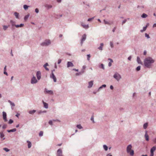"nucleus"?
<instances>
[{
  "label": "nucleus",
  "mask_w": 156,
  "mask_h": 156,
  "mask_svg": "<svg viewBox=\"0 0 156 156\" xmlns=\"http://www.w3.org/2000/svg\"><path fill=\"white\" fill-rule=\"evenodd\" d=\"M144 62L145 66L147 68H150L151 64L154 62L155 61L151 57H148L145 58Z\"/></svg>",
  "instance_id": "nucleus-1"
},
{
  "label": "nucleus",
  "mask_w": 156,
  "mask_h": 156,
  "mask_svg": "<svg viewBox=\"0 0 156 156\" xmlns=\"http://www.w3.org/2000/svg\"><path fill=\"white\" fill-rule=\"evenodd\" d=\"M132 146L131 144L128 145L126 148V151L127 153H129L131 156H133L134 154V151L133 150H131Z\"/></svg>",
  "instance_id": "nucleus-2"
},
{
  "label": "nucleus",
  "mask_w": 156,
  "mask_h": 156,
  "mask_svg": "<svg viewBox=\"0 0 156 156\" xmlns=\"http://www.w3.org/2000/svg\"><path fill=\"white\" fill-rule=\"evenodd\" d=\"M113 77L117 81H119L121 78V76L118 73L116 72L113 75Z\"/></svg>",
  "instance_id": "nucleus-3"
},
{
  "label": "nucleus",
  "mask_w": 156,
  "mask_h": 156,
  "mask_svg": "<svg viewBox=\"0 0 156 156\" xmlns=\"http://www.w3.org/2000/svg\"><path fill=\"white\" fill-rule=\"evenodd\" d=\"M51 44V41L49 40H46L45 41L41 44L42 46H47Z\"/></svg>",
  "instance_id": "nucleus-4"
},
{
  "label": "nucleus",
  "mask_w": 156,
  "mask_h": 156,
  "mask_svg": "<svg viewBox=\"0 0 156 156\" xmlns=\"http://www.w3.org/2000/svg\"><path fill=\"white\" fill-rule=\"evenodd\" d=\"M38 81L36 79V77L34 76L31 80L30 83L31 84H34L37 83Z\"/></svg>",
  "instance_id": "nucleus-5"
},
{
  "label": "nucleus",
  "mask_w": 156,
  "mask_h": 156,
  "mask_svg": "<svg viewBox=\"0 0 156 156\" xmlns=\"http://www.w3.org/2000/svg\"><path fill=\"white\" fill-rule=\"evenodd\" d=\"M37 79L39 80L41 78V73L40 71H37L36 74Z\"/></svg>",
  "instance_id": "nucleus-6"
},
{
  "label": "nucleus",
  "mask_w": 156,
  "mask_h": 156,
  "mask_svg": "<svg viewBox=\"0 0 156 156\" xmlns=\"http://www.w3.org/2000/svg\"><path fill=\"white\" fill-rule=\"evenodd\" d=\"M86 38V35L85 34H84L82 36V39L81 41V45H82L83 42L84 41Z\"/></svg>",
  "instance_id": "nucleus-7"
},
{
  "label": "nucleus",
  "mask_w": 156,
  "mask_h": 156,
  "mask_svg": "<svg viewBox=\"0 0 156 156\" xmlns=\"http://www.w3.org/2000/svg\"><path fill=\"white\" fill-rule=\"evenodd\" d=\"M2 116L3 119L5 122H6L7 121V115L6 113L5 112H2Z\"/></svg>",
  "instance_id": "nucleus-8"
},
{
  "label": "nucleus",
  "mask_w": 156,
  "mask_h": 156,
  "mask_svg": "<svg viewBox=\"0 0 156 156\" xmlns=\"http://www.w3.org/2000/svg\"><path fill=\"white\" fill-rule=\"evenodd\" d=\"M57 156H63L62 151L61 149H59L57 151Z\"/></svg>",
  "instance_id": "nucleus-9"
},
{
  "label": "nucleus",
  "mask_w": 156,
  "mask_h": 156,
  "mask_svg": "<svg viewBox=\"0 0 156 156\" xmlns=\"http://www.w3.org/2000/svg\"><path fill=\"white\" fill-rule=\"evenodd\" d=\"M50 77L53 80L54 82H56L57 79L54 73H51L50 75Z\"/></svg>",
  "instance_id": "nucleus-10"
},
{
  "label": "nucleus",
  "mask_w": 156,
  "mask_h": 156,
  "mask_svg": "<svg viewBox=\"0 0 156 156\" xmlns=\"http://www.w3.org/2000/svg\"><path fill=\"white\" fill-rule=\"evenodd\" d=\"M74 66V65L71 62H68L67 64V67L68 68L70 67H73Z\"/></svg>",
  "instance_id": "nucleus-11"
},
{
  "label": "nucleus",
  "mask_w": 156,
  "mask_h": 156,
  "mask_svg": "<svg viewBox=\"0 0 156 156\" xmlns=\"http://www.w3.org/2000/svg\"><path fill=\"white\" fill-rule=\"evenodd\" d=\"M46 93L47 94H49L51 95L53 94V92L51 90H48L46 88L45 89Z\"/></svg>",
  "instance_id": "nucleus-12"
},
{
  "label": "nucleus",
  "mask_w": 156,
  "mask_h": 156,
  "mask_svg": "<svg viewBox=\"0 0 156 156\" xmlns=\"http://www.w3.org/2000/svg\"><path fill=\"white\" fill-rule=\"evenodd\" d=\"M93 84V81H91L90 82H89L88 83V88H90L92 87Z\"/></svg>",
  "instance_id": "nucleus-13"
},
{
  "label": "nucleus",
  "mask_w": 156,
  "mask_h": 156,
  "mask_svg": "<svg viewBox=\"0 0 156 156\" xmlns=\"http://www.w3.org/2000/svg\"><path fill=\"white\" fill-rule=\"evenodd\" d=\"M104 22L105 24H108L109 25H111L113 23V22H109L106 21L105 20H104Z\"/></svg>",
  "instance_id": "nucleus-14"
},
{
  "label": "nucleus",
  "mask_w": 156,
  "mask_h": 156,
  "mask_svg": "<svg viewBox=\"0 0 156 156\" xmlns=\"http://www.w3.org/2000/svg\"><path fill=\"white\" fill-rule=\"evenodd\" d=\"M145 138L146 140L147 141H148L149 140V136L147 134V131H145Z\"/></svg>",
  "instance_id": "nucleus-15"
},
{
  "label": "nucleus",
  "mask_w": 156,
  "mask_h": 156,
  "mask_svg": "<svg viewBox=\"0 0 156 156\" xmlns=\"http://www.w3.org/2000/svg\"><path fill=\"white\" fill-rule=\"evenodd\" d=\"M137 62L139 64H140L142 65L143 64V63L141 61L140 58L138 56L137 57V59H136Z\"/></svg>",
  "instance_id": "nucleus-16"
},
{
  "label": "nucleus",
  "mask_w": 156,
  "mask_h": 156,
  "mask_svg": "<svg viewBox=\"0 0 156 156\" xmlns=\"http://www.w3.org/2000/svg\"><path fill=\"white\" fill-rule=\"evenodd\" d=\"M85 72V71L83 70H82L79 73H77L76 74V76H79L83 74Z\"/></svg>",
  "instance_id": "nucleus-17"
},
{
  "label": "nucleus",
  "mask_w": 156,
  "mask_h": 156,
  "mask_svg": "<svg viewBox=\"0 0 156 156\" xmlns=\"http://www.w3.org/2000/svg\"><path fill=\"white\" fill-rule=\"evenodd\" d=\"M104 46V44L103 43H101L100 44V45L99 47L98 48V49L102 51L103 50V47Z\"/></svg>",
  "instance_id": "nucleus-18"
},
{
  "label": "nucleus",
  "mask_w": 156,
  "mask_h": 156,
  "mask_svg": "<svg viewBox=\"0 0 156 156\" xmlns=\"http://www.w3.org/2000/svg\"><path fill=\"white\" fill-rule=\"evenodd\" d=\"M43 103L44 105V107L45 108H48V103L44 102L43 101Z\"/></svg>",
  "instance_id": "nucleus-19"
},
{
  "label": "nucleus",
  "mask_w": 156,
  "mask_h": 156,
  "mask_svg": "<svg viewBox=\"0 0 156 156\" xmlns=\"http://www.w3.org/2000/svg\"><path fill=\"white\" fill-rule=\"evenodd\" d=\"M45 7L48 9H51L52 7V6L51 5L46 4Z\"/></svg>",
  "instance_id": "nucleus-20"
},
{
  "label": "nucleus",
  "mask_w": 156,
  "mask_h": 156,
  "mask_svg": "<svg viewBox=\"0 0 156 156\" xmlns=\"http://www.w3.org/2000/svg\"><path fill=\"white\" fill-rule=\"evenodd\" d=\"M81 26L83 27V28H85V29H87L89 27V26L88 25H85L83 24V23H82L81 24Z\"/></svg>",
  "instance_id": "nucleus-21"
},
{
  "label": "nucleus",
  "mask_w": 156,
  "mask_h": 156,
  "mask_svg": "<svg viewBox=\"0 0 156 156\" xmlns=\"http://www.w3.org/2000/svg\"><path fill=\"white\" fill-rule=\"evenodd\" d=\"M108 60L110 61V62L108 63V66L109 67H110L112 66V63L113 62V60L110 58H108Z\"/></svg>",
  "instance_id": "nucleus-22"
},
{
  "label": "nucleus",
  "mask_w": 156,
  "mask_h": 156,
  "mask_svg": "<svg viewBox=\"0 0 156 156\" xmlns=\"http://www.w3.org/2000/svg\"><path fill=\"white\" fill-rule=\"evenodd\" d=\"M8 102L10 104V105L11 106V108L12 109H13V108L12 107H14L15 106V104L14 103L12 102L10 100H9Z\"/></svg>",
  "instance_id": "nucleus-23"
},
{
  "label": "nucleus",
  "mask_w": 156,
  "mask_h": 156,
  "mask_svg": "<svg viewBox=\"0 0 156 156\" xmlns=\"http://www.w3.org/2000/svg\"><path fill=\"white\" fill-rule=\"evenodd\" d=\"M24 25V24L23 23H21L20 24V25H15V26L16 27L18 28V27H23Z\"/></svg>",
  "instance_id": "nucleus-24"
},
{
  "label": "nucleus",
  "mask_w": 156,
  "mask_h": 156,
  "mask_svg": "<svg viewBox=\"0 0 156 156\" xmlns=\"http://www.w3.org/2000/svg\"><path fill=\"white\" fill-rule=\"evenodd\" d=\"M156 150V146H154L151 148L150 150V152H154V151Z\"/></svg>",
  "instance_id": "nucleus-25"
},
{
  "label": "nucleus",
  "mask_w": 156,
  "mask_h": 156,
  "mask_svg": "<svg viewBox=\"0 0 156 156\" xmlns=\"http://www.w3.org/2000/svg\"><path fill=\"white\" fill-rule=\"evenodd\" d=\"M16 128H14L12 129L11 130H7V132L9 133H10L11 132H14L16 131Z\"/></svg>",
  "instance_id": "nucleus-26"
},
{
  "label": "nucleus",
  "mask_w": 156,
  "mask_h": 156,
  "mask_svg": "<svg viewBox=\"0 0 156 156\" xmlns=\"http://www.w3.org/2000/svg\"><path fill=\"white\" fill-rule=\"evenodd\" d=\"M103 147L104 150L105 151H106L108 150V147L106 145H105V144L104 145H103Z\"/></svg>",
  "instance_id": "nucleus-27"
},
{
  "label": "nucleus",
  "mask_w": 156,
  "mask_h": 156,
  "mask_svg": "<svg viewBox=\"0 0 156 156\" xmlns=\"http://www.w3.org/2000/svg\"><path fill=\"white\" fill-rule=\"evenodd\" d=\"M14 15L16 16V17L17 19H19V13H18L17 12H15L14 13Z\"/></svg>",
  "instance_id": "nucleus-28"
},
{
  "label": "nucleus",
  "mask_w": 156,
  "mask_h": 156,
  "mask_svg": "<svg viewBox=\"0 0 156 156\" xmlns=\"http://www.w3.org/2000/svg\"><path fill=\"white\" fill-rule=\"evenodd\" d=\"M36 112V110H32L30 111L29 112V113L30 114H33Z\"/></svg>",
  "instance_id": "nucleus-29"
},
{
  "label": "nucleus",
  "mask_w": 156,
  "mask_h": 156,
  "mask_svg": "<svg viewBox=\"0 0 156 156\" xmlns=\"http://www.w3.org/2000/svg\"><path fill=\"white\" fill-rule=\"evenodd\" d=\"M30 16V14H28L27 15L25 16L24 17V20L25 21H26Z\"/></svg>",
  "instance_id": "nucleus-30"
},
{
  "label": "nucleus",
  "mask_w": 156,
  "mask_h": 156,
  "mask_svg": "<svg viewBox=\"0 0 156 156\" xmlns=\"http://www.w3.org/2000/svg\"><path fill=\"white\" fill-rule=\"evenodd\" d=\"M27 142L28 143V147L29 148H30L31 147V143L29 141H27Z\"/></svg>",
  "instance_id": "nucleus-31"
},
{
  "label": "nucleus",
  "mask_w": 156,
  "mask_h": 156,
  "mask_svg": "<svg viewBox=\"0 0 156 156\" xmlns=\"http://www.w3.org/2000/svg\"><path fill=\"white\" fill-rule=\"evenodd\" d=\"M10 23H11L12 26H15V25H16L15 24V21H13L12 20H11L10 21Z\"/></svg>",
  "instance_id": "nucleus-32"
},
{
  "label": "nucleus",
  "mask_w": 156,
  "mask_h": 156,
  "mask_svg": "<svg viewBox=\"0 0 156 156\" xmlns=\"http://www.w3.org/2000/svg\"><path fill=\"white\" fill-rule=\"evenodd\" d=\"M99 67L100 68H101L103 69L104 70L105 68L104 67V65L103 64H101L99 66Z\"/></svg>",
  "instance_id": "nucleus-33"
},
{
  "label": "nucleus",
  "mask_w": 156,
  "mask_h": 156,
  "mask_svg": "<svg viewBox=\"0 0 156 156\" xmlns=\"http://www.w3.org/2000/svg\"><path fill=\"white\" fill-rule=\"evenodd\" d=\"M147 126H148V123L147 122H146L144 124L143 128L144 129H145L147 128Z\"/></svg>",
  "instance_id": "nucleus-34"
},
{
  "label": "nucleus",
  "mask_w": 156,
  "mask_h": 156,
  "mask_svg": "<svg viewBox=\"0 0 156 156\" xmlns=\"http://www.w3.org/2000/svg\"><path fill=\"white\" fill-rule=\"evenodd\" d=\"M148 16L145 13H144L142 14L141 17L143 18H146Z\"/></svg>",
  "instance_id": "nucleus-35"
},
{
  "label": "nucleus",
  "mask_w": 156,
  "mask_h": 156,
  "mask_svg": "<svg viewBox=\"0 0 156 156\" xmlns=\"http://www.w3.org/2000/svg\"><path fill=\"white\" fill-rule=\"evenodd\" d=\"M23 7L24 9L25 10H26L28 9V8L29 7V6L26 5H23Z\"/></svg>",
  "instance_id": "nucleus-36"
},
{
  "label": "nucleus",
  "mask_w": 156,
  "mask_h": 156,
  "mask_svg": "<svg viewBox=\"0 0 156 156\" xmlns=\"http://www.w3.org/2000/svg\"><path fill=\"white\" fill-rule=\"evenodd\" d=\"M9 26V25L8 26H6V25H4V26H3V30H6V29H7V28Z\"/></svg>",
  "instance_id": "nucleus-37"
},
{
  "label": "nucleus",
  "mask_w": 156,
  "mask_h": 156,
  "mask_svg": "<svg viewBox=\"0 0 156 156\" xmlns=\"http://www.w3.org/2000/svg\"><path fill=\"white\" fill-rule=\"evenodd\" d=\"M46 112V111H38V114H41L42 113H45Z\"/></svg>",
  "instance_id": "nucleus-38"
},
{
  "label": "nucleus",
  "mask_w": 156,
  "mask_h": 156,
  "mask_svg": "<svg viewBox=\"0 0 156 156\" xmlns=\"http://www.w3.org/2000/svg\"><path fill=\"white\" fill-rule=\"evenodd\" d=\"M0 138H2L4 137L5 136L4 134L3 133L0 132Z\"/></svg>",
  "instance_id": "nucleus-39"
},
{
  "label": "nucleus",
  "mask_w": 156,
  "mask_h": 156,
  "mask_svg": "<svg viewBox=\"0 0 156 156\" xmlns=\"http://www.w3.org/2000/svg\"><path fill=\"white\" fill-rule=\"evenodd\" d=\"M141 66H139L136 67V70L137 71H140V69Z\"/></svg>",
  "instance_id": "nucleus-40"
},
{
  "label": "nucleus",
  "mask_w": 156,
  "mask_h": 156,
  "mask_svg": "<svg viewBox=\"0 0 156 156\" xmlns=\"http://www.w3.org/2000/svg\"><path fill=\"white\" fill-rule=\"evenodd\" d=\"M76 126L77 127V128L80 129H81L82 128V127L81 126V125L80 124L77 125Z\"/></svg>",
  "instance_id": "nucleus-41"
},
{
  "label": "nucleus",
  "mask_w": 156,
  "mask_h": 156,
  "mask_svg": "<svg viewBox=\"0 0 156 156\" xmlns=\"http://www.w3.org/2000/svg\"><path fill=\"white\" fill-rule=\"evenodd\" d=\"M7 127V125L6 124H4L2 126V128L3 129H5Z\"/></svg>",
  "instance_id": "nucleus-42"
},
{
  "label": "nucleus",
  "mask_w": 156,
  "mask_h": 156,
  "mask_svg": "<svg viewBox=\"0 0 156 156\" xmlns=\"http://www.w3.org/2000/svg\"><path fill=\"white\" fill-rule=\"evenodd\" d=\"M3 150H5L6 152H8L10 151V150L7 148H4Z\"/></svg>",
  "instance_id": "nucleus-43"
},
{
  "label": "nucleus",
  "mask_w": 156,
  "mask_h": 156,
  "mask_svg": "<svg viewBox=\"0 0 156 156\" xmlns=\"http://www.w3.org/2000/svg\"><path fill=\"white\" fill-rule=\"evenodd\" d=\"M43 132L42 131H41L39 133V136H43Z\"/></svg>",
  "instance_id": "nucleus-44"
},
{
  "label": "nucleus",
  "mask_w": 156,
  "mask_h": 156,
  "mask_svg": "<svg viewBox=\"0 0 156 156\" xmlns=\"http://www.w3.org/2000/svg\"><path fill=\"white\" fill-rule=\"evenodd\" d=\"M13 122V121L12 119H10L8 122V123L9 124H11Z\"/></svg>",
  "instance_id": "nucleus-45"
},
{
  "label": "nucleus",
  "mask_w": 156,
  "mask_h": 156,
  "mask_svg": "<svg viewBox=\"0 0 156 156\" xmlns=\"http://www.w3.org/2000/svg\"><path fill=\"white\" fill-rule=\"evenodd\" d=\"M148 25H149V24L147 23V25L145 27H143V30H144V31L146 30L147 29V26Z\"/></svg>",
  "instance_id": "nucleus-46"
},
{
  "label": "nucleus",
  "mask_w": 156,
  "mask_h": 156,
  "mask_svg": "<svg viewBox=\"0 0 156 156\" xmlns=\"http://www.w3.org/2000/svg\"><path fill=\"white\" fill-rule=\"evenodd\" d=\"M145 37H146L147 39L150 38V37L149 35L147 34V33H145Z\"/></svg>",
  "instance_id": "nucleus-47"
},
{
  "label": "nucleus",
  "mask_w": 156,
  "mask_h": 156,
  "mask_svg": "<svg viewBox=\"0 0 156 156\" xmlns=\"http://www.w3.org/2000/svg\"><path fill=\"white\" fill-rule=\"evenodd\" d=\"M90 119L92 121V122L93 123H95V122H94V118L93 116H91Z\"/></svg>",
  "instance_id": "nucleus-48"
},
{
  "label": "nucleus",
  "mask_w": 156,
  "mask_h": 156,
  "mask_svg": "<svg viewBox=\"0 0 156 156\" xmlns=\"http://www.w3.org/2000/svg\"><path fill=\"white\" fill-rule=\"evenodd\" d=\"M110 45L112 48H113L114 47L113 43L112 41L110 42Z\"/></svg>",
  "instance_id": "nucleus-49"
},
{
  "label": "nucleus",
  "mask_w": 156,
  "mask_h": 156,
  "mask_svg": "<svg viewBox=\"0 0 156 156\" xmlns=\"http://www.w3.org/2000/svg\"><path fill=\"white\" fill-rule=\"evenodd\" d=\"M87 60H89L90 58V54H88L87 55Z\"/></svg>",
  "instance_id": "nucleus-50"
},
{
  "label": "nucleus",
  "mask_w": 156,
  "mask_h": 156,
  "mask_svg": "<svg viewBox=\"0 0 156 156\" xmlns=\"http://www.w3.org/2000/svg\"><path fill=\"white\" fill-rule=\"evenodd\" d=\"M48 123L51 125H52L53 123L52 121L51 120H49L48 122Z\"/></svg>",
  "instance_id": "nucleus-51"
},
{
  "label": "nucleus",
  "mask_w": 156,
  "mask_h": 156,
  "mask_svg": "<svg viewBox=\"0 0 156 156\" xmlns=\"http://www.w3.org/2000/svg\"><path fill=\"white\" fill-rule=\"evenodd\" d=\"M48 65V63H46L43 66V67L44 68L46 67Z\"/></svg>",
  "instance_id": "nucleus-52"
},
{
  "label": "nucleus",
  "mask_w": 156,
  "mask_h": 156,
  "mask_svg": "<svg viewBox=\"0 0 156 156\" xmlns=\"http://www.w3.org/2000/svg\"><path fill=\"white\" fill-rule=\"evenodd\" d=\"M39 9L38 8H36L35 9V12L36 13H38L39 12Z\"/></svg>",
  "instance_id": "nucleus-53"
},
{
  "label": "nucleus",
  "mask_w": 156,
  "mask_h": 156,
  "mask_svg": "<svg viewBox=\"0 0 156 156\" xmlns=\"http://www.w3.org/2000/svg\"><path fill=\"white\" fill-rule=\"evenodd\" d=\"M127 21V20L126 19L124 20L122 22V24L123 25V24L125 23Z\"/></svg>",
  "instance_id": "nucleus-54"
},
{
  "label": "nucleus",
  "mask_w": 156,
  "mask_h": 156,
  "mask_svg": "<svg viewBox=\"0 0 156 156\" xmlns=\"http://www.w3.org/2000/svg\"><path fill=\"white\" fill-rule=\"evenodd\" d=\"M94 18V17H93L92 18H89L88 19V20H87V21H90L91 20H92Z\"/></svg>",
  "instance_id": "nucleus-55"
},
{
  "label": "nucleus",
  "mask_w": 156,
  "mask_h": 156,
  "mask_svg": "<svg viewBox=\"0 0 156 156\" xmlns=\"http://www.w3.org/2000/svg\"><path fill=\"white\" fill-rule=\"evenodd\" d=\"M102 88H103V87H102V86H101V87H99V88L98 89V90H97V91H98H98H99L100 90H101V89Z\"/></svg>",
  "instance_id": "nucleus-56"
},
{
  "label": "nucleus",
  "mask_w": 156,
  "mask_h": 156,
  "mask_svg": "<svg viewBox=\"0 0 156 156\" xmlns=\"http://www.w3.org/2000/svg\"><path fill=\"white\" fill-rule=\"evenodd\" d=\"M61 61L62 60L61 59H58V64H59L61 62Z\"/></svg>",
  "instance_id": "nucleus-57"
},
{
  "label": "nucleus",
  "mask_w": 156,
  "mask_h": 156,
  "mask_svg": "<svg viewBox=\"0 0 156 156\" xmlns=\"http://www.w3.org/2000/svg\"><path fill=\"white\" fill-rule=\"evenodd\" d=\"M86 68V66H83L82 67L83 69L82 70H84Z\"/></svg>",
  "instance_id": "nucleus-58"
},
{
  "label": "nucleus",
  "mask_w": 156,
  "mask_h": 156,
  "mask_svg": "<svg viewBox=\"0 0 156 156\" xmlns=\"http://www.w3.org/2000/svg\"><path fill=\"white\" fill-rule=\"evenodd\" d=\"M131 58H132L131 56H130L128 57V59L130 61L131 60Z\"/></svg>",
  "instance_id": "nucleus-59"
},
{
  "label": "nucleus",
  "mask_w": 156,
  "mask_h": 156,
  "mask_svg": "<svg viewBox=\"0 0 156 156\" xmlns=\"http://www.w3.org/2000/svg\"><path fill=\"white\" fill-rule=\"evenodd\" d=\"M154 152H151L150 156H154Z\"/></svg>",
  "instance_id": "nucleus-60"
},
{
  "label": "nucleus",
  "mask_w": 156,
  "mask_h": 156,
  "mask_svg": "<svg viewBox=\"0 0 156 156\" xmlns=\"http://www.w3.org/2000/svg\"><path fill=\"white\" fill-rule=\"evenodd\" d=\"M146 54H147V51H146V50L144 51V55H146Z\"/></svg>",
  "instance_id": "nucleus-61"
},
{
  "label": "nucleus",
  "mask_w": 156,
  "mask_h": 156,
  "mask_svg": "<svg viewBox=\"0 0 156 156\" xmlns=\"http://www.w3.org/2000/svg\"><path fill=\"white\" fill-rule=\"evenodd\" d=\"M116 29V27H114V28H113V30H112V32H115V30Z\"/></svg>",
  "instance_id": "nucleus-62"
},
{
  "label": "nucleus",
  "mask_w": 156,
  "mask_h": 156,
  "mask_svg": "<svg viewBox=\"0 0 156 156\" xmlns=\"http://www.w3.org/2000/svg\"><path fill=\"white\" fill-rule=\"evenodd\" d=\"M4 74L6 75L7 76L8 75V73H7V72L6 71H4Z\"/></svg>",
  "instance_id": "nucleus-63"
},
{
  "label": "nucleus",
  "mask_w": 156,
  "mask_h": 156,
  "mask_svg": "<svg viewBox=\"0 0 156 156\" xmlns=\"http://www.w3.org/2000/svg\"><path fill=\"white\" fill-rule=\"evenodd\" d=\"M156 27V23H154L153 26V27Z\"/></svg>",
  "instance_id": "nucleus-64"
}]
</instances>
